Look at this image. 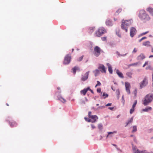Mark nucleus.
Here are the masks:
<instances>
[{"mask_svg": "<svg viewBox=\"0 0 153 153\" xmlns=\"http://www.w3.org/2000/svg\"><path fill=\"white\" fill-rule=\"evenodd\" d=\"M97 84L95 86V87H96L98 86H100L101 85V84L100 82L98 81H97Z\"/></svg>", "mask_w": 153, "mask_h": 153, "instance_id": "35", "label": "nucleus"}, {"mask_svg": "<svg viewBox=\"0 0 153 153\" xmlns=\"http://www.w3.org/2000/svg\"><path fill=\"white\" fill-rule=\"evenodd\" d=\"M152 109V108L151 107H149L147 108H145L144 109H143V111H146L147 112L149 111V110H151Z\"/></svg>", "mask_w": 153, "mask_h": 153, "instance_id": "25", "label": "nucleus"}, {"mask_svg": "<svg viewBox=\"0 0 153 153\" xmlns=\"http://www.w3.org/2000/svg\"><path fill=\"white\" fill-rule=\"evenodd\" d=\"M108 134L107 135V136H106V137L107 138L109 136H111L109 135L111 134H114V133H117V131H114L113 132H108ZM112 136H111V137H112Z\"/></svg>", "mask_w": 153, "mask_h": 153, "instance_id": "27", "label": "nucleus"}, {"mask_svg": "<svg viewBox=\"0 0 153 153\" xmlns=\"http://www.w3.org/2000/svg\"><path fill=\"white\" fill-rule=\"evenodd\" d=\"M138 64V62H136V63H132V64L129 65V66H132L137 65Z\"/></svg>", "mask_w": 153, "mask_h": 153, "instance_id": "36", "label": "nucleus"}, {"mask_svg": "<svg viewBox=\"0 0 153 153\" xmlns=\"http://www.w3.org/2000/svg\"><path fill=\"white\" fill-rule=\"evenodd\" d=\"M84 119H85V120L87 121L88 122V120H90L89 119H88V118L86 117H85L84 118Z\"/></svg>", "mask_w": 153, "mask_h": 153, "instance_id": "50", "label": "nucleus"}, {"mask_svg": "<svg viewBox=\"0 0 153 153\" xmlns=\"http://www.w3.org/2000/svg\"><path fill=\"white\" fill-rule=\"evenodd\" d=\"M153 153L152 152H150V153Z\"/></svg>", "mask_w": 153, "mask_h": 153, "instance_id": "62", "label": "nucleus"}, {"mask_svg": "<svg viewBox=\"0 0 153 153\" xmlns=\"http://www.w3.org/2000/svg\"><path fill=\"white\" fill-rule=\"evenodd\" d=\"M133 120V118H131L130 120H129L128 122L127 123H126V125L125 126H126L129 124L130 123H131Z\"/></svg>", "mask_w": 153, "mask_h": 153, "instance_id": "30", "label": "nucleus"}, {"mask_svg": "<svg viewBox=\"0 0 153 153\" xmlns=\"http://www.w3.org/2000/svg\"><path fill=\"white\" fill-rule=\"evenodd\" d=\"M114 21H116L117 20V19H115V18H114Z\"/></svg>", "mask_w": 153, "mask_h": 153, "instance_id": "59", "label": "nucleus"}, {"mask_svg": "<svg viewBox=\"0 0 153 153\" xmlns=\"http://www.w3.org/2000/svg\"><path fill=\"white\" fill-rule=\"evenodd\" d=\"M57 89L59 90H60V88L59 87H57Z\"/></svg>", "mask_w": 153, "mask_h": 153, "instance_id": "55", "label": "nucleus"}, {"mask_svg": "<svg viewBox=\"0 0 153 153\" xmlns=\"http://www.w3.org/2000/svg\"><path fill=\"white\" fill-rule=\"evenodd\" d=\"M6 105H7V106H9V105H8V104H7H7H6Z\"/></svg>", "mask_w": 153, "mask_h": 153, "instance_id": "60", "label": "nucleus"}, {"mask_svg": "<svg viewBox=\"0 0 153 153\" xmlns=\"http://www.w3.org/2000/svg\"><path fill=\"white\" fill-rule=\"evenodd\" d=\"M98 127L100 130H102L103 129V126L102 124L100 123L98 124Z\"/></svg>", "mask_w": 153, "mask_h": 153, "instance_id": "31", "label": "nucleus"}, {"mask_svg": "<svg viewBox=\"0 0 153 153\" xmlns=\"http://www.w3.org/2000/svg\"><path fill=\"white\" fill-rule=\"evenodd\" d=\"M143 102V104L145 105H147L149 103L151 102L153 99V94H149L146 95Z\"/></svg>", "mask_w": 153, "mask_h": 153, "instance_id": "3", "label": "nucleus"}, {"mask_svg": "<svg viewBox=\"0 0 153 153\" xmlns=\"http://www.w3.org/2000/svg\"><path fill=\"white\" fill-rule=\"evenodd\" d=\"M105 106H100L98 107L97 108V109L98 110L102 109H103V108H105Z\"/></svg>", "mask_w": 153, "mask_h": 153, "instance_id": "37", "label": "nucleus"}, {"mask_svg": "<svg viewBox=\"0 0 153 153\" xmlns=\"http://www.w3.org/2000/svg\"><path fill=\"white\" fill-rule=\"evenodd\" d=\"M91 126L92 129H94L95 128L94 125L93 124H91Z\"/></svg>", "mask_w": 153, "mask_h": 153, "instance_id": "48", "label": "nucleus"}, {"mask_svg": "<svg viewBox=\"0 0 153 153\" xmlns=\"http://www.w3.org/2000/svg\"><path fill=\"white\" fill-rule=\"evenodd\" d=\"M99 105V104H96V105H97V106H98V105Z\"/></svg>", "mask_w": 153, "mask_h": 153, "instance_id": "61", "label": "nucleus"}, {"mask_svg": "<svg viewBox=\"0 0 153 153\" xmlns=\"http://www.w3.org/2000/svg\"><path fill=\"white\" fill-rule=\"evenodd\" d=\"M134 94L135 95V96H136V93H137V91L136 90H135L134 91Z\"/></svg>", "mask_w": 153, "mask_h": 153, "instance_id": "53", "label": "nucleus"}, {"mask_svg": "<svg viewBox=\"0 0 153 153\" xmlns=\"http://www.w3.org/2000/svg\"><path fill=\"white\" fill-rule=\"evenodd\" d=\"M88 89H89V87H88L84 89L83 90H81L80 91L81 93L82 94L84 95H85L87 91L88 90Z\"/></svg>", "mask_w": 153, "mask_h": 153, "instance_id": "19", "label": "nucleus"}, {"mask_svg": "<svg viewBox=\"0 0 153 153\" xmlns=\"http://www.w3.org/2000/svg\"><path fill=\"white\" fill-rule=\"evenodd\" d=\"M98 69L102 73H105L106 72L105 68L103 64H99L98 67Z\"/></svg>", "mask_w": 153, "mask_h": 153, "instance_id": "9", "label": "nucleus"}, {"mask_svg": "<svg viewBox=\"0 0 153 153\" xmlns=\"http://www.w3.org/2000/svg\"><path fill=\"white\" fill-rule=\"evenodd\" d=\"M90 118L91 119V120H88V122H91L94 123L95 122L96 120L98 119V117L95 115L92 116Z\"/></svg>", "mask_w": 153, "mask_h": 153, "instance_id": "11", "label": "nucleus"}, {"mask_svg": "<svg viewBox=\"0 0 153 153\" xmlns=\"http://www.w3.org/2000/svg\"><path fill=\"white\" fill-rule=\"evenodd\" d=\"M95 29V27H90L88 29V32L90 33H91L94 31Z\"/></svg>", "mask_w": 153, "mask_h": 153, "instance_id": "23", "label": "nucleus"}, {"mask_svg": "<svg viewBox=\"0 0 153 153\" xmlns=\"http://www.w3.org/2000/svg\"><path fill=\"white\" fill-rule=\"evenodd\" d=\"M100 48L98 46H96L94 49V54L96 57L98 56L100 54Z\"/></svg>", "mask_w": 153, "mask_h": 153, "instance_id": "6", "label": "nucleus"}, {"mask_svg": "<svg viewBox=\"0 0 153 153\" xmlns=\"http://www.w3.org/2000/svg\"><path fill=\"white\" fill-rule=\"evenodd\" d=\"M9 123L10 126L12 127H16L17 126V123L14 121L10 122Z\"/></svg>", "mask_w": 153, "mask_h": 153, "instance_id": "21", "label": "nucleus"}, {"mask_svg": "<svg viewBox=\"0 0 153 153\" xmlns=\"http://www.w3.org/2000/svg\"><path fill=\"white\" fill-rule=\"evenodd\" d=\"M106 24L108 26H112V24L111 21V20L109 19H108L106 21Z\"/></svg>", "mask_w": 153, "mask_h": 153, "instance_id": "20", "label": "nucleus"}, {"mask_svg": "<svg viewBox=\"0 0 153 153\" xmlns=\"http://www.w3.org/2000/svg\"><path fill=\"white\" fill-rule=\"evenodd\" d=\"M148 83L147 77H145L142 81L140 83V87L141 89L146 86Z\"/></svg>", "mask_w": 153, "mask_h": 153, "instance_id": "5", "label": "nucleus"}, {"mask_svg": "<svg viewBox=\"0 0 153 153\" xmlns=\"http://www.w3.org/2000/svg\"><path fill=\"white\" fill-rule=\"evenodd\" d=\"M132 150L133 153H146V151H140L137 148L136 146H134V145H132Z\"/></svg>", "mask_w": 153, "mask_h": 153, "instance_id": "8", "label": "nucleus"}, {"mask_svg": "<svg viewBox=\"0 0 153 153\" xmlns=\"http://www.w3.org/2000/svg\"><path fill=\"white\" fill-rule=\"evenodd\" d=\"M118 55L119 56H125L126 54H123V55H121L118 52L117 53Z\"/></svg>", "mask_w": 153, "mask_h": 153, "instance_id": "46", "label": "nucleus"}, {"mask_svg": "<svg viewBox=\"0 0 153 153\" xmlns=\"http://www.w3.org/2000/svg\"><path fill=\"white\" fill-rule=\"evenodd\" d=\"M89 71L86 72L83 75H82L81 78V80L84 81L86 80L88 78L89 75Z\"/></svg>", "mask_w": 153, "mask_h": 153, "instance_id": "13", "label": "nucleus"}, {"mask_svg": "<svg viewBox=\"0 0 153 153\" xmlns=\"http://www.w3.org/2000/svg\"><path fill=\"white\" fill-rule=\"evenodd\" d=\"M108 109L112 110L114 109V107H109Z\"/></svg>", "mask_w": 153, "mask_h": 153, "instance_id": "52", "label": "nucleus"}, {"mask_svg": "<svg viewBox=\"0 0 153 153\" xmlns=\"http://www.w3.org/2000/svg\"><path fill=\"white\" fill-rule=\"evenodd\" d=\"M146 57L145 55L143 53H141L138 56L137 58V59L138 60H142L144 59Z\"/></svg>", "mask_w": 153, "mask_h": 153, "instance_id": "14", "label": "nucleus"}, {"mask_svg": "<svg viewBox=\"0 0 153 153\" xmlns=\"http://www.w3.org/2000/svg\"><path fill=\"white\" fill-rule=\"evenodd\" d=\"M91 111H89L88 112V115L89 118H90L93 115H91Z\"/></svg>", "mask_w": 153, "mask_h": 153, "instance_id": "39", "label": "nucleus"}, {"mask_svg": "<svg viewBox=\"0 0 153 153\" xmlns=\"http://www.w3.org/2000/svg\"><path fill=\"white\" fill-rule=\"evenodd\" d=\"M137 51V50L136 48H134L132 51L133 53H135Z\"/></svg>", "mask_w": 153, "mask_h": 153, "instance_id": "42", "label": "nucleus"}, {"mask_svg": "<svg viewBox=\"0 0 153 153\" xmlns=\"http://www.w3.org/2000/svg\"><path fill=\"white\" fill-rule=\"evenodd\" d=\"M71 56L69 54H67L65 57L63 63L65 65L69 64L71 61Z\"/></svg>", "mask_w": 153, "mask_h": 153, "instance_id": "7", "label": "nucleus"}, {"mask_svg": "<svg viewBox=\"0 0 153 153\" xmlns=\"http://www.w3.org/2000/svg\"><path fill=\"white\" fill-rule=\"evenodd\" d=\"M97 91L98 93H100L101 92V89L100 88H98L97 89Z\"/></svg>", "mask_w": 153, "mask_h": 153, "instance_id": "43", "label": "nucleus"}, {"mask_svg": "<svg viewBox=\"0 0 153 153\" xmlns=\"http://www.w3.org/2000/svg\"><path fill=\"white\" fill-rule=\"evenodd\" d=\"M83 57V56H81V57H80L79 58V59H78V61H81Z\"/></svg>", "mask_w": 153, "mask_h": 153, "instance_id": "38", "label": "nucleus"}, {"mask_svg": "<svg viewBox=\"0 0 153 153\" xmlns=\"http://www.w3.org/2000/svg\"><path fill=\"white\" fill-rule=\"evenodd\" d=\"M137 103V100H135L134 103L133 104L132 108L130 110V114H132L134 111V108L136 106V105Z\"/></svg>", "mask_w": 153, "mask_h": 153, "instance_id": "15", "label": "nucleus"}, {"mask_svg": "<svg viewBox=\"0 0 153 153\" xmlns=\"http://www.w3.org/2000/svg\"><path fill=\"white\" fill-rule=\"evenodd\" d=\"M138 16L141 20L144 22L149 21L150 19L149 16L146 13L145 11L143 10L140 11Z\"/></svg>", "mask_w": 153, "mask_h": 153, "instance_id": "1", "label": "nucleus"}, {"mask_svg": "<svg viewBox=\"0 0 153 153\" xmlns=\"http://www.w3.org/2000/svg\"><path fill=\"white\" fill-rule=\"evenodd\" d=\"M130 24V20H123L121 25V28L123 30H125L126 32H127L128 27Z\"/></svg>", "mask_w": 153, "mask_h": 153, "instance_id": "2", "label": "nucleus"}, {"mask_svg": "<svg viewBox=\"0 0 153 153\" xmlns=\"http://www.w3.org/2000/svg\"><path fill=\"white\" fill-rule=\"evenodd\" d=\"M107 65L108 67V71L110 74H112V73L113 70L111 66L109 63H107Z\"/></svg>", "mask_w": 153, "mask_h": 153, "instance_id": "16", "label": "nucleus"}, {"mask_svg": "<svg viewBox=\"0 0 153 153\" xmlns=\"http://www.w3.org/2000/svg\"><path fill=\"white\" fill-rule=\"evenodd\" d=\"M116 72L119 77L122 78H124L123 74L121 72H120L118 69L116 70Z\"/></svg>", "mask_w": 153, "mask_h": 153, "instance_id": "17", "label": "nucleus"}, {"mask_svg": "<svg viewBox=\"0 0 153 153\" xmlns=\"http://www.w3.org/2000/svg\"><path fill=\"white\" fill-rule=\"evenodd\" d=\"M106 31L103 27L99 28L97 31L95 32V34L97 36L100 37L102 34L105 33Z\"/></svg>", "mask_w": 153, "mask_h": 153, "instance_id": "4", "label": "nucleus"}, {"mask_svg": "<svg viewBox=\"0 0 153 153\" xmlns=\"http://www.w3.org/2000/svg\"><path fill=\"white\" fill-rule=\"evenodd\" d=\"M94 73L95 76H97L100 74V71L99 70L97 69L94 71Z\"/></svg>", "mask_w": 153, "mask_h": 153, "instance_id": "28", "label": "nucleus"}, {"mask_svg": "<svg viewBox=\"0 0 153 153\" xmlns=\"http://www.w3.org/2000/svg\"><path fill=\"white\" fill-rule=\"evenodd\" d=\"M72 69V70L73 73L74 74H76V70H78L79 71H80L79 68L76 66L74 67Z\"/></svg>", "mask_w": 153, "mask_h": 153, "instance_id": "22", "label": "nucleus"}, {"mask_svg": "<svg viewBox=\"0 0 153 153\" xmlns=\"http://www.w3.org/2000/svg\"><path fill=\"white\" fill-rule=\"evenodd\" d=\"M133 136L132 135H131V137H133Z\"/></svg>", "mask_w": 153, "mask_h": 153, "instance_id": "63", "label": "nucleus"}, {"mask_svg": "<svg viewBox=\"0 0 153 153\" xmlns=\"http://www.w3.org/2000/svg\"><path fill=\"white\" fill-rule=\"evenodd\" d=\"M153 57V55H150V56H149V58H150L152 57Z\"/></svg>", "mask_w": 153, "mask_h": 153, "instance_id": "54", "label": "nucleus"}, {"mask_svg": "<svg viewBox=\"0 0 153 153\" xmlns=\"http://www.w3.org/2000/svg\"><path fill=\"white\" fill-rule=\"evenodd\" d=\"M113 145L114 146H116V145L115 144H113Z\"/></svg>", "mask_w": 153, "mask_h": 153, "instance_id": "57", "label": "nucleus"}, {"mask_svg": "<svg viewBox=\"0 0 153 153\" xmlns=\"http://www.w3.org/2000/svg\"><path fill=\"white\" fill-rule=\"evenodd\" d=\"M122 11V9L120 8L118 9L116 12L115 15H118Z\"/></svg>", "mask_w": 153, "mask_h": 153, "instance_id": "29", "label": "nucleus"}, {"mask_svg": "<svg viewBox=\"0 0 153 153\" xmlns=\"http://www.w3.org/2000/svg\"><path fill=\"white\" fill-rule=\"evenodd\" d=\"M111 103H108L107 104H106V106H111Z\"/></svg>", "mask_w": 153, "mask_h": 153, "instance_id": "47", "label": "nucleus"}, {"mask_svg": "<svg viewBox=\"0 0 153 153\" xmlns=\"http://www.w3.org/2000/svg\"><path fill=\"white\" fill-rule=\"evenodd\" d=\"M102 40L103 41H104L106 40V37H103L101 38Z\"/></svg>", "mask_w": 153, "mask_h": 153, "instance_id": "44", "label": "nucleus"}, {"mask_svg": "<svg viewBox=\"0 0 153 153\" xmlns=\"http://www.w3.org/2000/svg\"><path fill=\"white\" fill-rule=\"evenodd\" d=\"M137 131L136 126H133V129L132 130V132H136Z\"/></svg>", "mask_w": 153, "mask_h": 153, "instance_id": "33", "label": "nucleus"}, {"mask_svg": "<svg viewBox=\"0 0 153 153\" xmlns=\"http://www.w3.org/2000/svg\"><path fill=\"white\" fill-rule=\"evenodd\" d=\"M74 51V49H72V52H73Z\"/></svg>", "mask_w": 153, "mask_h": 153, "instance_id": "58", "label": "nucleus"}, {"mask_svg": "<svg viewBox=\"0 0 153 153\" xmlns=\"http://www.w3.org/2000/svg\"><path fill=\"white\" fill-rule=\"evenodd\" d=\"M127 76L129 78H131L132 74L131 72H127L126 74Z\"/></svg>", "mask_w": 153, "mask_h": 153, "instance_id": "32", "label": "nucleus"}, {"mask_svg": "<svg viewBox=\"0 0 153 153\" xmlns=\"http://www.w3.org/2000/svg\"><path fill=\"white\" fill-rule=\"evenodd\" d=\"M143 45L146 46L150 45V42L149 41H146L143 43Z\"/></svg>", "mask_w": 153, "mask_h": 153, "instance_id": "26", "label": "nucleus"}, {"mask_svg": "<svg viewBox=\"0 0 153 153\" xmlns=\"http://www.w3.org/2000/svg\"><path fill=\"white\" fill-rule=\"evenodd\" d=\"M146 39V37H143L141 39H140L139 40V42H141L144 39Z\"/></svg>", "mask_w": 153, "mask_h": 153, "instance_id": "40", "label": "nucleus"}, {"mask_svg": "<svg viewBox=\"0 0 153 153\" xmlns=\"http://www.w3.org/2000/svg\"><path fill=\"white\" fill-rule=\"evenodd\" d=\"M148 64V61H146L145 63V64L143 65V67H144L146 65H147Z\"/></svg>", "mask_w": 153, "mask_h": 153, "instance_id": "41", "label": "nucleus"}, {"mask_svg": "<svg viewBox=\"0 0 153 153\" xmlns=\"http://www.w3.org/2000/svg\"><path fill=\"white\" fill-rule=\"evenodd\" d=\"M123 97H122V98L123 99Z\"/></svg>", "mask_w": 153, "mask_h": 153, "instance_id": "64", "label": "nucleus"}, {"mask_svg": "<svg viewBox=\"0 0 153 153\" xmlns=\"http://www.w3.org/2000/svg\"><path fill=\"white\" fill-rule=\"evenodd\" d=\"M102 96L104 97V98L107 97H108V95L107 94H105V93H103L102 94Z\"/></svg>", "mask_w": 153, "mask_h": 153, "instance_id": "34", "label": "nucleus"}, {"mask_svg": "<svg viewBox=\"0 0 153 153\" xmlns=\"http://www.w3.org/2000/svg\"><path fill=\"white\" fill-rule=\"evenodd\" d=\"M125 86L127 92L128 94H130L131 93L130 90V84L128 82H126L125 83Z\"/></svg>", "mask_w": 153, "mask_h": 153, "instance_id": "10", "label": "nucleus"}, {"mask_svg": "<svg viewBox=\"0 0 153 153\" xmlns=\"http://www.w3.org/2000/svg\"><path fill=\"white\" fill-rule=\"evenodd\" d=\"M146 10L151 15L153 16V8L149 7L146 9Z\"/></svg>", "mask_w": 153, "mask_h": 153, "instance_id": "18", "label": "nucleus"}, {"mask_svg": "<svg viewBox=\"0 0 153 153\" xmlns=\"http://www.w3.org/2000/svg\"><path fill=\"white\" fill-rule=\"evenodd\" d=\"M116 34L119 37H121V35L119 33H117Z\"/></svg>", "mask_w": 153, "mask_h": 153, "instance_id": "51", "label": "nucleus"}, {"mask_svg": "<svg viewBox=\"0 0 153 153\" xmlns=\"http://www.w3.org/2000/svg\"><path fill=\"white\" fill-rule=\"evenodd\" d=\"M136 32V30L135 28L132 27L130 29V36L131 37H133Z\"/></svg>", "mask_w": 153, "mask_h": 153, "instance_id": "12", "label": "nucleus"}, {"mask_svg": "<svg viewBox=\"0 0 153 153\" xmlns=\"http://www.w3.org/2000/svg\"><path fill=\"white\" fill-rule=\"evenodd\" d=\"M88 90L90 91L92 93L94 94V93L93 91L92 90H91V89H90L89 88V89H88Z\"/></svg>", "mask_w": 153, "mask_h": 153, "instance_id": "49", "label": "nucleus"}, {"mask_svg": "<svg viewBox=\"0 0 153 153\" xmlns=\"http://www.w3.org/2000/svg\"><path fill=\"white\" fill-rule=\"evenodd\" d=\"M149 32V31H146L145 32H144V33H142V34H141V35H145L146 34L148 33Z\"/></svg>", "mask_w": 153, "mask_h": 153, "instance_id": "45", "label": "nucleus"}, {"mask_svg": "<svg viewBox=\"0 0 153 153\" xmlns=\"http://www.w3.org/2000/svg\"><path fill=\"white\" fill-rule=\"evenodd\" d=\"M152 52L153 53V48H152Z\"/></svg>", "mask_w": 153, "mask_h": 153, "instance_id": "56", "label": "nucleus"}, {"mask_svg": "<svg viewBox=\"0 0 153 153\" xmlns=\"http://www.w3.org/2000/svg\"><path fill=\"white\" fill-rule=\"evenodd\" d=\"M58 99L60 100L63 103H65L66 102V100L61 97H59Z\"/></svg>", "mask_w": 153, "mask_h": 153, "instance_id": "24", "label": "nucleus"}]
</instances>
